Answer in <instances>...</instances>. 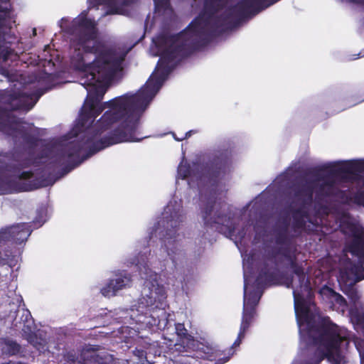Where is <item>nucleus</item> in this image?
Returning a JSON list of instances; mask_svg holds the SVG:
<instances>
[{"instance_id": "obj_3", "label": "nucleus", "mask_w": 364, "mask_h": 364, "mask_svg": "<svg viewBox=\"0 0 364 364\" xmlns=\"http://www.w3.org/2000/svg\"><path fill=\"white\" fill-rule=\"evenodd\" d=\"M230 6L220 15L217 14L227 7L230 0H204L203 14L196 17L188 25V31L198 38L193 43L196 47L207 43L210 37L220 36L238 27L242 23L252 18H242L235 6Z\"/></svg>"}, {"instance_id": "obj_25", "label": "nucleus", "mask_w": 364, "mask_h": 364, "mask_svg": "<svg viewBox=\"0 0 364 364\" xmlns=\"http://www.w3.org/2000/svg\"><path fill=\"white\" fill-rule=\"evenodd\" d=\"M256 316V311L243 308L240 330L247 332Z\"/></svg>"}, {"instance_id": "obj_37", "label": "nucleus", "mask_w": 364, "mask_h": 364, "mask_svg": "<svg viewBox=\"0 0 364 364\" xmlns=\"http://www.w3.org/2000/svg\"><path fill=\"white\" fill-rule=\"evenodd\" d=\"M341 3H348L361 6L363 0H340Z\"/></svg>"}, {"instance_id": "obj_12", "label": "nucleus", "mask_w": 364, "mask_h": 364, "mask_svg": "<svg viewBox=\"0 0 364 364\" xmlns=\"http://www.w3.org/2000/svg\"><path fill=\"white\" fill-rule=\"evenodd\" d=\"M328 172L329 175L336 177L343 174H353L355 173L364 172V159L350 160L339 162L321 168Z\"/></svg>"}, {"instance_id": "obj_9", "label": "nucleus", "mask_w": 364, "mask_h": 364, "mask_svg": "<svg viewBox=\"0 0 364 364\" xmlns=\"http://www.w3.org/2000/svg\"><path fill=\"white\" fill-rule=\"evenodd\" d=\"M216 205L215 200L209 199L202 208V217L205 225L215 228L218 231H220L224 226L228 229L229 233L232 234L235 231V226L232 223L228 225L230 218H228L226 214L221 210L222 205L218 204L220 208H217Z\"/></svg>"}, {"instance_id": "obj_36", "label": "nucleus", "mask_w": 364, "mask_h": 364, "mask_svg": "<svg viewBox=\"0 0 364 364\" xmlns=\"http://www.w3.org/2000/svg\"><path fill=\"white\" fill-rule=\"evenodd\" d=\"M287 237L286 234L280 233L277 236L276 242L278 245H284L286 243Z\"/></svg>"}, {"instance_id": "obj_6", "label": "nucleus", "mask_w": 364, "mask_h": 364, "mask_svg": "<svg viewBox=\"0 0 364 364\" xmlns=\"http://www.w3.org/2000/svg\"><path fill=\"white\" fill-rule=\"evenodd\" d=\"M30 163L28 161L12 160L9 163L0 161V194H8L31 191L46 184H37L36 182L21 183L20 180H28L33 178L31 171H21L28 168Z\"/></svg>"}, {"instance_id": "obj_50", "label": "nucleus", "mask_w": 364, "mask_h": 364, "mask_svg": "<svg viewBox=\"0 0 364 364\" xmlns=\"http://www.w3.org/2000/svg\"><path fill=\"white\" fill-rule=\"evenodd\" d=\"M361 6H364V0H363V3H362V5H361ZM361 21H362V23H363V24H364V17L362 18Z\"/></svg>"}, {"instance_id": "obj_51", "label": "nucleus", "mask_w": 364, "mask_h": 364, "mask_svg": "<svg viewBox=\"0 0 364 364\" xmlns=\"http://www.w3.org/2000/svg\"><path fill=\"white\" fill-rule=\"evenodd\" d=\"M47 155L46 154H44L43 153L41 154L40 158H43L45 156H46Z\"/></svg>"}, {"instance_id": "obj_20", "label": "nucleus", "mask_w": 364, "mask_h": 364, "mask_svg": "<svg viewBox=\"0 0 364 364\" xmlns=\"http://www.w3.org/2000/svg\"><path fill=\"white\" fill-rule=\"evenodd\" d=\"M294 197L304 203L311 202L314 195V186L311 183L306 182L294 188Z\"/></svg>"}, {"instance_id": "obj_42", "label": "nucleus", "mask_w": 364, "mask_h": 364, "mask_svg": "<svg viewBox=\"0 0 364 364\" xmlns=\"http://www.w3.org/2000/svg\"><path fill=\"white\" fill-rule=\"evenodd\" d=\"M18 95L16 93H13L11 95H10V99L11 100H16V99H18Z\"/></svg>"}, {"instance_id": "obj_8", "label": "nucleus", "mask_w": 364, "mask_h": 364, "mask_svg": "<svg viewBox=\"0 0 364 364\" xmlns=\"http://www.w3.org/2000/svg\"><path fill=\"white\" fill-rule=\"evenodd\" d=\"M92 141V137H87L81 141H73L70 142L64 149H62L59 157L48 163L46 167L48 168H55L62 160H66L68 163L63 168V175L67 174L75 168L77 167L85 160L103 149V146L95 148L90 145L88 151L80 158V152L85 148V146L90 144Z\"/></svg>"}, {"instance_id": "obj_2", "label": "nucleus", "mask_w": 364, "mask_h": 364, "mask_svg": "<svg viewBox=\"0 0 364 364\" xmlns=\"http://www.w3.org/2000/svg\"><path fill=\"white\" fill-rule=\"evenodd\" d=\"M149 102L140 90L132 95H123L115 97L103 103L90 107L85 105L80 115L79 124L84 127L90 120L95 119L105 109L100 119L106 127L120 122L119 125L112 130L108 136L99 141L91 142L95 148L103 146V149L122 142L140 141L144 137H136V134L139 124L141 114L146 109Z\"/></svg>"}, {"instance_id": "obj_24", "label": "nucleus", "mask_w": 364, "mask_h": 364, "mask_svg": "<svg viewBox=\"0 0 364 364\" xmlns=\"http://www.w3.org/2000/svg\"><path fill=\"white\" fill-rule=\"evenodd\" d=\"M247 282L245 278L244 283V304L243 308L256 311V307L259 303L261 295H258L256 292H250L247 294Z\"/></svg>"}, {"instance_id": "obj_31", "label": "nucleus", "mask_w": 364, "mask_h": 364, "mask_svg": "<svg viewBox=\"0 0 364 364\" xmlns=\"http://www.w3.org/2000/svg\"><path fill=\"white\" fill-rule=\"evenodd\" d=\"M352 318L355 321V324L364 330V309L353 312Z\"/></svg>"}, {"instance_id": "obj_27", "label": "nucleus", "mask_w": 364, "mask_h": 364, "mask_svg": "<svg viewBox=\"0 0 364 364\" xmlns=\"http://www.w3.org/2000/svg\"><path fill=\"white\" fill-rule=\"evenodd\" d=\"M343 232L355 238L364 233V229L353 223H346L343 224Z\"/></svg>"}, {"instance_id": "obj_4", "label": "nucleus", "mask_w": 364, "mask_h": 364, "mask_svg": "<svg viewBox=\"0 0 364 364\" xmlns=\"http://www.w3.org/2000/svg\"><path fill=\"white\" fill-rule=\"evenodd\" d=\"M301 314L307 324L309 336L313 345L317 346L309 364H319L324 359L331 364H343L341 345L344 341L347 344L348 342L341 335L338 326L328 316L319 317L316 321L314 314L307 306L301 307Z\"/></svg>"}, {"instance_id": "obj_33", "label": "nucleus", "mask_w": 364, "mask_h": 364, "mask_svg": "<svg viewBox=\"0 0 364 364\" xmlns=\"http://www.w3.org/2000/svg\"><path fill=\"white\" fill-rule=\"evenodd\" d=\"M245 333H246L245 332L241 331L240 330L236 340L235 341V342L233 343L232 346H231L230 350H232V349L234 348L240 346V345L242 343V341L243 340V338L245 336Z\"/></svg>"}, {"instance_id": "obj_39", "label": "nucleus", "mask_w": 364, "mask_h": 364, "mask_svg": "<svg viewBox=\"0 0 364 364\" xmlns=\"http://www.w3.org/2000/svg\"><path fill=\"white\" fill-rule=\"evenodd\" d=\"M181 218H182V215H178L177 220H176L174 221V228L178 227L180 223L182 222V219Z\"/></svg>"}, {"instance_id": "obj_5", "label": "nucleus", "mask_w": 364, "mask_h": 364, "mask_svg": "<svg viewBox=\"0 0 364 364\" xmlns=\"http://www.w3.org/2000/svg\"><path fill=\"white\" fill-rule=\"evenodd\" d=\"M188 26L178 34V38L184 41L183 43L174 47H169L162 53L157 63V66L160 70L159 74L154 80L147 81L139 90L149 103L160 90L166 77L171 72V68L169 64L177 58L183 46H187L190 51L197 50L207 46L214 38L218 36H213L210 37V40L207 43L196 47L193 43L198 37L188 31Z\"/></svg>"}, {"instance_id": "obj_45", "label": "nucleus", "mask_w": 364, "mask_h": 364, "mask_svg": "<svg viewBox=\"0 0 364 364\" xmlns=\"http://www.w3.org/2000/svg\"><path fill=\"white\" fill-rule=\"evenodd\" d=\"M293 280L292 279H291L290 282L287 284V287L288 288H292L293 287Z\"/></svg>"}, {"instance_id": "obj_28", "label": "nucleus", "mask_w": 364, "mask_h": 364, "mask_svg": "<svg viewBox=\"0 0 364 364\" xmlns=\"http://www.w3.org/2000/svg\"><path fill=\"white\" fill-rule=\"evenodd\" d=\"M320 292L323 295L333 298L337 303L341 304L345 301V299L339 293H337L332 288L327 286H324Z\"/></svg>"}, {"instance_id": "obj_15", "label": "nucleus", "mask_w": 364, "mask_h": 364, "mask_svg": "<svg viewBox=\"0 0 364 364\" xmlns=\"http://www.w3.org/2000/svg\"><path fill=\"white\" fill-rule=\"evenodd\" d=\"M131 282L129 275L117 274L114 279H109L107 284L101 289V293L107 297L115 296L119 290L129 286Z\"/></svg>"}, {"instance_id": "obj_44", "label": "nucleus", "mask_w": 364, "mask_h": 364, "mask_svg": "<svg viewBox=\"0 0 364 364\" xmlns=\"http://www.w3.org/2000/svg\"><path fill=\"white\" fill-rule=\"evenodd\" d=\"M357 55H358V57L357 58H354L353 59H357V58H359L360 57H364V49L363 50H361Z\"/></svg>"}, {"instance_id": "obj_49", "label": "nucleus", "mask_w": 364, "mask_h": 364, "mask_svg": "<svg viewBox=\"0 0 364 364\" xmlns=\"http://www.w3.org/2000/svg\"><path fill=\"white\" fill-rule=\"evenodd\" d=\"M134 263H135V264H136V266H138L139 267V266H140V265H141V264H141V263L139 262V261L138 259H137V261H135V262H134Z\"/></svg>"}, {"instance_id": "obj_54", "label": "nucleus", "mask_w": 364, "mask_h": 364, "mask_svg": "<svg viewBox=\"0 0 364 364\" xmlns=\"http://www.w3.org/2000/svg\"><path fill=\"white\" fill-rule=\"evenodd\" d=\"M172 222H173V220H171V226L173 227V224H172Z\"/></svg>"}, {"instance_id": "obj_22", "label": "nucleus", "mask_w": 364, "mask_h": 364, "mask_svg": "<svg viewBox=\"0 0 364 364\" xmlns=\"http://www.w3.org/2000/svg\"><path fill=\"white\" fill-rule=\"evenodd\" d=\"M349 252L357 257H364V233L352 238L348 245Z\"/></svg>"}, {"instance_id": "obj_16", "label": "nucleus", "mask_w": 364, "mask_h": 364, "mask_svg": "<svg viewBox=\"0 0 364 364\" xmlns=\"http://www.w3.org/2000/svg\"><path fill=\"white\" fill-rule=\"evenodd\" d=\"M358 259V262L352 264L348 271L341 272V278L348 285L353 286L364 279V257Z\"/></svg>"}, {"instance_id": "obj_43", "label": "nucleus", "mask_w": 364, "mask_h": 364, "mask_svg": "<svg viewBox=\"0 0 364 364\" xmlns=\"http://www.w3.org/2000/svg\"><path fill=\"white\" fill-rule=\"evenodd\" d=\"M192 132H193V131H192V130L187 132L185 134V136H184L183 138H184V139H188V138H189V137L191 136V133H192Z\"/></svg>"}, {"instance_id": "obj_26", "label": "nucleus", "mask_w": 364, "mask_h": 364, "mask_svg": "<svg viewBox=\"0 0 364 364\" xmlns=\"http://www.w3.org/2000/svg\"><path fill=\"white\" fill-rule=\"evenodd\" d=\"M4 343L3 353L9 356L16 355L21 350V346L15 341L6 339Z\"/></svg>"}, {"instance_id": "obj_10", "label": "nucleus", "mask_w": 364, "mask_h": 364, "mask_svg": "<svg viewBox=\"0 0 364 364\" xmlns=\"http://www.w3.org/2000/svg\"><path fill=\"white\" fill-rule=\"evenodd\" d=\"M32 224L23 223L0 230V243L11 241L16 244L25 242L32 232Z\"/></svg>"}, {"instance_id": "obj_32", "label": "nucleus", "mask_w": 364, "mask_h": 364, "mask_svg": "<svg viewBox=\"0 0 364 364\" xmlns=\"http://www.w3.org/2000/svg\"><path fill=\"white\" fill-rule=\"evenodd\" d=\"M28 341L38 350H42L44 349V345L42 343V342L38 341V337L36 334H31L28 338Z\"/></svg>"}, {"instance_id": "obj_18", "label": "nucleus", "mask_w": 364, "mask_h": 364, "mask_svg": "<svg viewBox=\"0 0 364 364\" xmlns=\"http://www.w3.org/2000/svg\"><path fill=\"white\" fill-rule=\"evenodd\" d=\"M95 5H106L105 15L122 14L124 6H130L134 0H91Z\"/></svg>"}, {"instance_id": "obj_53", "label": "nucleus", "mask_w": 364, "mask_h": 364, "mask_svg": "<svg viewBox=\"0 0 364 364\" xmlns=\"http://www.w3.org/2000/svg\"><path fill=\"white\" fill-rule=\"evenodd\" d=\"M298 301H299V300H298L296 302L295 301V304H296V305L297 304ZM295 309H297V306H295Z\"/></svg>"}, {"instance_id": "obj_13", "label": "nucleus", "mask_w": 364, "mask_h": 364, "mask_svg": "<svg viewBox=\"0 0 364 364\" xmlns=\"http://www.w3.org/2000/svg\"><path fill=\"white\" fill-rule=\"evenodd\" d=\"M4 111L2 107H0V131L4 132L8 136L16 138L18 135H21L23 141L32 148L38 146L39 139L22 129H18L9 123L4 118Z\"/></svg>"}, {"instance_id": "obj_1", "label": "nucleus", "mask_w": 364, "mask_h": 364, "mask_svg": "<svg viewBox=\"0 0 364 364\" xmlns=\"http://www.w3.org/2000/svg\"><path fill=\"white\" fill-rule=\"evenodd\" d=\"M70 63L77 70L87 72L92 82L113 79L121 70L124 58L117 50L97 40L94 21L86 16L75 18L71 25Z\"/></svg>"}, {"instance_id": "obj_14", "label": "nucleus", "mask_w": 364, "mask_h": 364, "mask_svg": "<svg viewBox=\"0 0 364 364\" xmlns=\"http://www.w3.org/2000/svg\"><path fill=\"white\" fill-rule=\"evenodd\" d=\"M11 9H10L9 20L5 22L2 28L0 30V60L6 62L11 55L14 54V49L11 48V45L16 39L14 34H11Z\"/></svg>"}, {"instance_id": "obj_19", "label": "nucleus", "mask_w": 364, "mask_h": 364, "mask_svg": "<svg viewBox=\"0 0 364 364\" xmlns=\"http://www.w3.org/2000/svg\"><path fill=\"white\" fill-rule=\"evenodd\" d=\"M293 272L297 276L299 279V289H294L293 295L294 298V301H297L298 300L302 299V292L303 291H309L311 289L310 287V281L306 277V274L304 272V269L302 266L296 268L293 270Z\"/></svg>"}, {"instance_id": "obj_40", "label": "nucleus", "mask_w": 364, "mask_h": 364, "mask_svg": "<svg viewBox=\"0 0 364 364\" xmlns=\"http://www.w3.org/2000/svg\"><path fill=\"white\" fill-rule=\"evenodd\" d=\"M33 223L34 224V225L36 227V228H39L41 226H42V225L43 224V221H38L37 220V218L33 221Z\"/></svg>"}, {"instance_id": "obj_47", "label": "nucleus", "mask_w": 364, "mask_h": 364, "mask_svg": "<svg viewBox=\"0 0 364 364\" xmlns=\"http://www.w3.org/2000/svg\"><path fill=\"white\" fill-rule=\"evenodd\" d=\"M68 359L74 361L75 360V355H74L68 354Z\"/></svg>"}, {"instance_id": "obj_21", "label": "nucleus", "mask_w": 364, "mask_h": 364, "mask_svg": "<svg viewBox=\"0 0 364 364\" xmlns=\"http://www.w3.org/2000/svg\"><path fill=\"white\" fill-rule=\"evenodd\" d=\"M309 218L308 212L300 207L292 212V228L294 231L301 230L306 226V220Z\"/></svg>"}, {"instance_id": "obj_46", "label": "nucleus", "mask_w": 364, "mask_h": 364, "mask_svg": "<svg viewBox=\"0 0 364 364\" xmlns=\"http://www.w3.org/2000/svg\"><path fill=\"white\" fill-rule=\"evenodd\" d=\"M173 137H174V139H175L176 141H182V140H183V139H184V138H183V137H181V138H178V136H176V135H175L174 134H173Z\"/></svg>"}, {"instance_id": "obj_29", "label": "nucleus", "mask_w": 364, "mask_h": 364, "mask_svg": "<svg viewBox=\"0 0 364 364\" xmlns=\"http://www.w3.org/2000/svg\"><path fill=\"white\" fill-rule=\"evenodd\" d=\"M334 181L332 179L326 178L324 181L320 184L318 187V193L329 196L332 194V189L333 188Z\"/></svg>"}, {"instance_id": "obj_23", "label": "nucleus", "mask_w": 364, "mask_h": 364, "mask_svg": "<svg viewBox=\"0 0 364 364\" xmlns=\"http://www.w3.org/2000/svg\"><path fill=\"white\" fill-rule=\"evenodd\" d=\"M296 249L291 248L289 246L282 247L278 250V254L281 255L289 262V266L292 270L301 265L297 262Z\"/></svg>"}, {"instance_id": "obj_30", "label": "nucleus", "mask_w": 364, "mask_h": 364, "mask_svg": "<svg viewBox=\"0 0 364 364\" xmlns=\"http://www.w3.org/2000/svg\"><path fill=\"white\" fill-rule=\"evenodd\" d=\"M178 173L183 179H185V178L192 176L193 170H192V167H191V164H181L178 167Z\"/></svg>"}, {"instance_id": "obj_38", "label": "nucleus", "mask_w": 364, "mask_h": 364, "mask_svg": "<svg viewBox=\"0 0 364 364\" xmlns=\"http://www.w3.org/2000/svg\"><path fill=\"white\" fill-rule=\"evenodd\" d=\"M232 354H233V352L230 355H229L228 356L224 357V358H223L221 359H219L217 361V363L218 364H223V363L228 362L229 360V359L230 358L231 355H232Z\"/></svg>"}, {"instance_id": "obj_17", "label": "nucleus", "mask_w": 364, "mask_h": 364, "mask_svg": "<svg viewBox=\"0 0 364 364\" xmlns=\"http://www.w3.org/2000/svg\"><path fill=\"white\" fill-rule=\"evenodd\" d=\"M255 283L257 288L264 289L278 283V272L276 268L271 270L268 264L264 262L258 275L256 277Z\"/></svg>"}, {"instance_id": "obj_41", "label": "nucleus", "mask_w": 364, "mask_h": 364, "mask_svg": "<svg viewBox=\"0 0 364 364\" xmlns=\"http://www.w3.org/2000/svg\"><path fill=\"white\" fill-rule=\"evenodd\" d=\"M1 364H22V363L21 362H19V361L9 360V362L2 363Z\"/></svg>"}, {"instance_id": "obj_52", "label": "nucleus", "mask_w": 364, "mask_h": 364, "mask_svg": "<svg viewBox=\"0 0 364 364\" xmlns=\"http://www.w3.org/2000/svg\"><path fill=\"white\" fill-rule=\"evenodd\" d=\"M33 35H36V28L33 29Z\"/></svg>"}, {"instance_id": "obj_34", "label": "nucleus", "mask_w": 364, "mask_h": 364, "mask_svg": "<svg viewBox=\"0 0 364 364\" xmlns=\"http://www.w3.org/2000/svg\"><path fill=\"white\" fill-rule=\"evenodd\" d=\"M1 244L0 243V248L1 247ZM10 259V255L7 252H2L0 250V266H4L8 264L9 260Z\"/></svg>"}, {"instance_id": "obj_35", "label": "nucleus", "mask_w": 364, "mask_h": 364, "mask_svg": "<svg viewBox=\"0 0 364 364\" xmlns=\"http://www.w3.org/2000/svg\"><path fill=\"white\" fill-rule=\"evenodd\" d=\"M176 330L177 334L181 337L185 338L188 335L187 330L185 328L184 325L183 323L176 324Z\"/></svg>"}, {"instance_id": "obj_7", "label": "nucleus", "mask_w": 364, "mask_h": 364, "mask_svg": "<svg viewBox=\"0 0 364 364\" xmlns=\"http://www.w3.org/2000/svg\"><path fill=\"white\" fill-rule=\"evenodd\" d=\"M234 144L224 141L218 149L208 153L203 165L205 176L213 185L217 184L229 170L232 162Z\"/></svg>"}, {"instance_id": "obj_11", "label": "nucleus", "mask_w": 364, "mask_h": 364, "mask_svg": "<svg viewBox=\"0 0 364 364\" xmlns=\"http://www.w3.org/2000/svg\"><path fill=\"white\" fill-rule=\"evenodd\" d=\"M113 79L95 81L92 83V76H86V79L82 83V85L87 90V96L85 102V105L90 107H94L95 105L102 103L105 94L107 92V87L102 85H98L101 82H109Z\"/></svg>"}, {"instance_id": "obj_48", "label": "nucleus", "mask_w": 364, "mask_h": 364, "mask_svg": "<svg viewBox=\"0 0 364 364\" xmlns=\"http://www.w3.org/2000/svg\"><path fill=\"white\" fill-rule=\"evenodd\" d=\"M95 360L97 362L98 364H105L103 362L99 360V355H96Z\"/></svg>"}]
</instances>
